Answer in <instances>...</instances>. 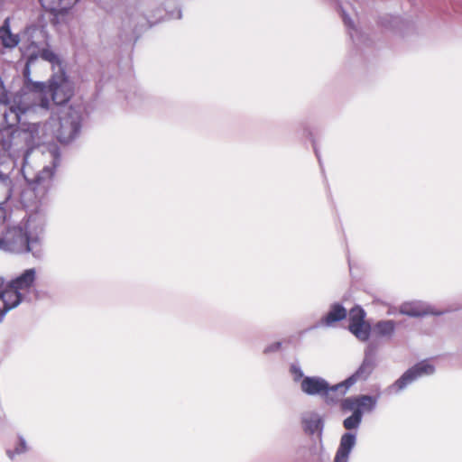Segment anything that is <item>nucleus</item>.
<instances>
[{"label":"nucleus","mask_w":462,"mask_h":462,"mask_svg":"<svg viewBox=\"0 0 462 462\" xmlns=\"http://www.w3.org/2000/svg\"><path fill=\"white\" fill-rule=\"evenodd\" d=\"M81 113L73 107L60 108L57 115L51 116L43 125L37 123H21L10 134L4 139L2 148L14 159L23 157L22 168L29 160L34 172L40 173L49 167L53 176V170L60 161L57 145L51 144L46 150L38 149L50 138L56 137L60 143L72 141L81 127Z\"/></svg>","instance_id":"nucleus-1"},{"label":"nucleus","mask_w":462,"mask_h":462,"mask_svg":"<svg viewBox=\"0 0 462 462\" xmlns=\"http://www.w3.org/2000/svg\"><path fill=\"white\" fill-rule=\"evenodd\" d=\"M25 162L21 169L28 183L21 194V201L28 217L25 221L9 226L0 236V250L14 254H32L42 256V243L48 217V191L51 187V171L47 166L40 173Z\"/></svg>","instance_id":"nucleus-2"},{"label":"nucleus","mask_w":462,"mask_h":462,"mask_svg":"<svg viewBox=\"0 0 462 462\" xmlns=\"http://www.w3.org/2000/svg\"><path fill=\"white\" fill-rule=\"evenodd\" d=\"M23 52L26 57L23 70L25 91L28 85L40 83L44 86V96L49 101L47 107L41 106V99L35 98V110L28 113L32 117L39 110L47 111L51 101L57 106L66 104L74 95V84L65 74L59 56L46 48L47 32L42 25H30L23 32Z\"/></svg>","instance_id":"nucleus-3"},{"label":"nucleus","mask_w":462,"mask_h":462,"mask_svg":"<svg viewBox=\"0 0 462 462\" xmlns=\"http://www.w3.org/2000/svg\"><path fill=\"white\" fill-rule=\"evenodd\" d=\"M19 95H16L13 100L7 99L9 86L3 77L0 76V133L2 135L1 143L4 139H8L13 128L18 124L21 125L23 118L27 116L28 113L35 110V98L41 99V106L47 107L48 99L44 96V86L40 83H32L28 85Z\"/></svg>","instance_id":"nucleus-4"},{"label":"nucleus","mask_w":462,"mask_h":462,"mask_svg":"<svg viewBox=\"0 0 462 462\" xmlns=\"http://www.w3.org/2000/svg\"><path fill=\"white\" fill-rule=\"evenodd\" d=\"M354 379L347 378L344 382L330 386L329 383L319 376H306L300 382V390L308 395H320L327 403L338 402L353 385Z\"/></svg>","instance_id":"nucleus-5"},{"label":"nucleus","mask_w":462,"mask_h":462,"mask_svg":"<svg viewBox=\"0 0 462 462\" xmlns=\"http://www.w3.org/2000/svg\"><path fill=\"white\" fill-rule=\"evenodd\" d=\"M435 366L428 360L421 361L407 370L394 383L387 388L389 393H398L420 377L431 375Z\"/></svg>","instance_id":"nucleus-6"},{"label":"nucleus","mask_w":462,"mask_h":462,"mask_svg":"<svg viewBox=\"0 0 462 462\" xmlns=\"http://www.w3.org/2000/svg\"><path fill=\"white\" fill-rule=\"evenodd\" d=\"M365 312L359 307L356 306L349 311V326L348 329L361 341H366L370 335V325L365 321Z\"/></svg>","instance_id":"nucleus-7"},{"label":"nucleus","mask_w":462,"mask_h":462,"mask_svg":"<svg viewBox=\"0 0 462 462\" xmlns=\"http://www.w3.org/2000/svg\"><path fill=\"white\" fill-rule=\"evenodd\" d=\"M342 411H360L364 412H371L376 406V398L370 395H359L341 399Z\"/></svg>","instance_id":"nucleus-8"},{"label":"nucleus","mask_w":462,"mask_h":462,"mask_svg":"<svg viewBox=\"0 0 462 462\" xmlns=\"http://www.w3.org/2000/svg\"><path fill=\"white\" fill-rule=\"evenodd\" d=\"M401 314L410 317H421L429 314L440 315L441 311H436L430 304L423 301L404 302L400 306Z\"/></svg>","instance_id":"nucleus-9"},{"label":"nucleus","mask_w":462,"mask_h":462,"mask_svg":"<svg viewBox=\"0 0 462 462\" xmlns=\"http://www.w3.org/2000/svg\"><path fill=\"white\" fill-rule=\"evenodd\" d=\"M374 368V352L371 346L365 350V358L358 370L349 378L354 379L353 384L357 380L366 379Z\"/></svg>","instance_id":"nucleus-10"},{"label":"nucleus","mask_w":462,"mask_h":462,"mask_svg":"<svg viewBox=\"0 0 462 462\" xmlns=\"http://www.w3.org/2000/svg\"><path fill=\"white\" fill-rule=\"evenodd\" d=\"M356 436L355 433L346 432L340 439L339 447L336 453L334 462H348L349 454L355 447Z\"/></svg>","instance_id":"nucleus-11"},{"label":"nucleus","mask_w":462,"mask_h":462,"mask_svg":"<svg viewBox=\"0 0 462 462\" xmlns=\"http://www.w3.org/2000/svg\"><path fill=\"white\" fill-rule=\"evenodd\" d=\"M347 315L346 310L339 303L331 305L330 310L321 320L320 325L332 327L336 322L343 320Z\"/></svg>","instance_id":"nucleus-12"},{"label":"nucleus","mask_w":462,"mask_h":462,"mask_svg":"<svg viewBox=\"0 0 462 462\" xmlns=\"http://www.w3.org/2000/svg\"><path fill=\"white\" fill-rule=\"evenodd\" d=\"M79 0H40L42 6L54 14H61L70 9Z\"/></svg>","instance_id":"nucleus-13"},{"label":"nucleus","mask_w":462,"mask_h":462,"mask_svg":"<svg viewBox=\"0 0 462 462\" xmlns=\"http://www.w3.org/2000/svg\"><path fill=\"white\" fill-rule=\"evenodd\" d=\"M0 42L5 48L13 49L20 42V38L17 34L12 33L10 30V21L6 18L0 27Z\"/></svg>","instance_id":"nucleus-14"},{"label":"nucleus","mask_w":462,"mask_h":462,"mask_svg":"<svg viewBox=\"0 0 462 462\" xmlns=\"http://www.w3.org/2000/svg\"><path fill=\"white\" fill-rule=\"evenodd\" d=\"M396 323L392 319L380 320L374 326L377 337L391 338L395 332Z\"/></svg>","instance_id":"nucleus-15"},{"label":"nucleus","mask_w":462,"mask_h":462,"mask_svg":"<svg viewBox=\"0 0 462 462\" xmlns=\"http://www.w3.org/2000/svg\"><path fill=\"white\" fill-rule=\"evenodd\" d=\"M13 182L9 175L0 172V206L12 195Z\"/></svg>","instance_id":"nucleus-16"},{"label":"nucleus","mask_w":462,"mask_h":462,"mask_svg":"<svg viewBox=\"0 0 462 462\" xmlns=\"http://www.w3.org/2000/svg\"><path fill=\"white\" fill-rule=\"evenodd\" d=\"M353 413L351 416L347 417L343 421V426L346 430H356L359 427L362 421V411H352Z\"/></svg>","instance_id":"nucleus-17"},{"label":"nucleus","mask_w":462,"mask_h":462,"mask_svg":"<svg viewBox=\"0 0 462 462\" xmlns=\"http://www.w3.org/2000/svg\"><path fill=\"white\" fill-rule=\"evenodd\" d=\"M307 430L310 433L319 432L323 428V421L319 415L311 414L305 420Z\"/></svg>","instance_id":"nucleus-18"},{"label":"nucleus","mask_w":462,"mask_h":462,"mask_svg":"<svg viewBox=\"0 0 462 462\" xmlns=\"http://www.w3.org/2000/svg\"><path fill=\"white\" fill-rule=\"evenodd\" d=\"M28 450L26 441L22 437L16 440L15 446L13 449H7L6 454L9 458L14 459L16 456L22 455Z\"/></svg>","instance_id":"nucleus-19"},{"label":"nucleus","mask_w":462,"mask_h":462,"mask_svg":"<svg viewBox=\"0 0 462 462\" xmlns=\"http://www.w3.org/2000/svg\"><path fill=\"white\" fill-rule=\"evenodd\" d=\"M291 374H292L293 381H302L305 377L300 366L298 364H292L290 367Z\"/></svg>","instance_id":"nucleus-20"},{"label":"nucleus","mask_w":462,"mask_h":462,"mask_svg":"<svg viewBox=\"0 0 462 462\" xmlns=\"http://www.w3.org/2000/svg\"><path fill=\"white\" fill-rule=\"evenodd\" d=\"M282 346V343L281 342H274V343H272L270 345H268L264 349H263V353L264 354H271V353H273V352H277L280 350Z\"/></svg>","instance_id":"nucleus-21"},{"label":"nucleus","mask_w":462,"mask_h":462,"mask_svg":"<svg viewBox=\"0 0 462 462\" xmlns=\"http://www.w3.org/2000/svg\"><path fill=\"white\" fill-rule=\"evenodd\" d=\"M5 212L3 208L0 207V224H2L5 221Z\"/></svg>","instance_id":"nucleus-22"},{"label":"nucleus","mask_w":462,"mask_h":462,"mask_svg":"<svg viewBox=\"0 0 462 462\" xmlns=\"http://www.w3.org/2000/svg\"><path fill=\"white\" fill-rule=\"evenodd\" d=\"M344 22L346 24L352 26L350 20L346 16H344Z\"/></svg>","instance_id":"nucleus-23"}]
</instances>
